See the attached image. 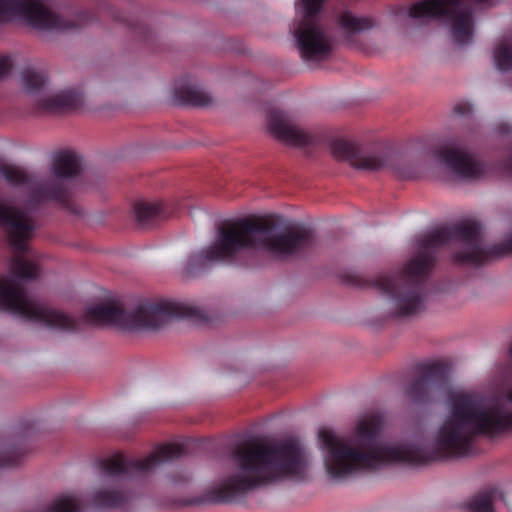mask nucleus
Instances as JSON below:
<instances>
[{"label":"nucleus","mask_w":512,"mask_h":512,"mask_svg":"<svg viewBox=\"0 0 512 512\" xmlns=\"http://www.w3.org/2000/svg\"><path fill=\"white\" fill-rule=\"evenodd\" d=\"M189 480V477L187 475H181L179 478L172 477V482L175 484H180L187 482Z\"/></svg>","instance_id":"393cba45"},{"label":"nucleus","mask_w":512,"mask_h":512,"mask_svg":"<svg viewBox=\"0 0 512 512\" xmlns=\"http://www.w3.org/2000/svg\"><path fill=\"white\" fill-rule=\"evenodd\" d=\"M231 458L236 471L210 491V499L229 503L280 477H297L305 469V452L295 439L269 445L253 440L235 447Z\"/></svg>","instance_id":"39448f33"},{"label":"nucleus","mask_w":512,"mask_h":512,"mask_svg":"<svg viewBox=\"0 0 512 512\" xmlns=\"http://www.w3.org/2000/svg\"><path fill=\"white\" fill-rule=\"evenodd\" d=\"M324 0H302L303 15L293 35L300 56L304 60H316L332 52V38L319 19Z\"/></svg>","instance_id":"1a4fd4ad"},{"label":"nucleus","mask_w":512,"mask_h":512,"mask_svg":"<svg viewBox=\"0 0 512 512\" xmlns=\"http://www.w3.org/2000/svg\"><path fill=\"white\" fill-rule=\"evenodd\" d=\"M0 302L10 312L24 319L68 332H76L81 324H108L123 329H158L173 319L205 320L202 310L179 302L144 301L133 311H126L117 302L86 308L83 318H73L64 312L32 300L25 289L13 280L0 279Z\"/></svg>","instance_id":"7ed1b4c3"},{"label":"nucleus","mask_w":512,"mask_h":512,"mask_svg":"<svg viewBox=\"0 0 512 512\" xmlns=\"http://www.w3.org/2000/svg\"><path fill=\"white\" fill-rule=\"evenodd\" d=\"M188 445L163 444L144 459H133L123 454H115L99 462L104 474L101 485L90 494L93 506L99 509L125 508L135 494L130 487V477L145 474L157 465L177 459L187 453Z\"/></svg>","instance_id":"423d86ee"},{"label":"nucleus","mask_w":512,"mask_h":512,"mask_svg":"<svg viewBox=\"0 0 512 512\" xmlns=\"http://www.w3.org/2000/svg\"><path fill=\"white\" fill-rule=\"evenodd\" d=\"M12 68V61L8 56H0V79L6 77Z\"/></svg>","instance_id":"b1692460"},{"label":"nucleus","mask_w":512,"mask_h":512,"mask_svg":"<svg viewBox=\"0 0 512 512\" xmlns=\"http://www.w3.org/2000/svg\"><path fill=\"white\" fill-rule=\"evenodd\" d=\"M447 368L435 362L417 368V376L407 387V395L417 404L428 403L446 383Z\"/></svg>","instance_id":"f8f14e48"},{"label":"nucleus","mask_w":512,"mask_h":512,"mask_svg":"<svg viewBox=\"0 0 512 512\" xmlns=\"http://www.w3.org/2000/svg\"><path fill=\"white\" fill-rule=\"evenodd\" d=\"M383 417H361L350 437L329 429L319 431L324 465L330 478L343 481L387 464L421 466L434 461L465 458L474 453L477 437L494 438L512 430V386L492 401L467 392L449 396V413L438 429L433 447L420 441L384 443Z\"/></svg>","instance_id":"f257e3e1"},{"label":"nucleus","mask_w":512,"mask_h":512,"mask_svg":"<svg viewBox=\"0 0 512 512\" xmlns=\"http://www.w3.org/2000/svg\"><path fill=\"white\" fill-rule=\"evenodd\" d=\"M82 95L75 90H65L39 99V107L47 112L57 113L78 108Z\"/></svg>","instance_id":"4468645a"},{"label":"nucleus","mask_w":512,"mask_h":512,"mask_svg":"<svg viewBox=\"0 0 512 512\" xmlns=\"http://www.w3.org/2000/svg\"><path fill=\"white\" fill-rule=\"evenodd\" d=\"M494 61L498 70L508 71L512 68V39L504 38L494 50Z\"/></svg>","instance_id":"aec40b11"},{"label":"nucleus","mask_w":512,"mask_h":512,"mask_svg":"<svg viewBox=\"0 0 512 512\" xmlns=\"http://www.w3.org/2000/svg\"><path fill=\"white\" fill-rule=\"evenodd\" d=\"M174 97L178 104L194 107H205L212 102L210 95L205 90L193 85L175 88Z\"/></svg>","instance_id":"dca6fc26"},{"label":"nucleus","mask_w":512,"mask_h":512,"mask_svg":"<svg viewBox=\"0 0 512 512\" xmlns=\"http://www.w3.org/2000/svg\"><path fill=\"white\" fill-rule=\"evenodd\" d=\"M135 221L142 228L150 227L166 218L164 206L160 202L138 201L133 206Z\"/></svg>","instance_id":"2eb2a0df"},{"label":"nucleus","mask_w":512,"mask_h":512,"mask_svg":"<svg viewBox=\"0 0 512 512\" xmlns=\"http://www.w3.org/2000/svg\"><path fill=\"white\" fill-rule=\"evenodd\" d=\"M14 18L24 20L30 27L41 31H65L75 27L37 0H0V23Z\"/></svg>","instance_id":"9d476101"},{"label":"nucleus","mask_w":512,"mask_h":512,"mask_svg":"<svg viewBox=\"0 0 512 512\" xmlns=\"http://www.w3.org/2000/svg\"><path fill=\"white\" fill-rule=\"evenodd\" d=\"M83 168L82 157L69 150L60 151L53 159L52 171L54 178L47 179L35 184L32 176L25 170L13 165H1L0 173L11 185L31 186L26 206L36 209L45 201H53L62 208L79 213V210L72 199V191L67 185V180L77 177Z\"/></svg>","instance_id":"0eeeda50"},{"label":"nucleus","mask_w":512,"mask_h":512,"mask_svg":"<svg viewBox=\"0 0 512 512\" xmlns=\"http://www.w3.org/2000/svg\"><path fill=\"white\" fill-rule=\"evenodd\" d=\"M30 427H26L19 439H9L0 442V467L13 466L19 463L25 451L21 447V441L28 434Z\"/></svg>","instance_id":"f3484780"},{"label":"nucleus","mask_w":512,"mask_h":512,"mask_svg":"<svg viewBox=\"0 0 512 512\" xmlns=\"http://www.w3.org/2000/svg\"><path fill=\"white\" fill-rule=\"evenodd\" d=\"M270 132L275 138L295 146L312 143L313 136L294 125L289 116L281 110H271L267 118Z\"/></svg>","instance_id":"ddd939ff"},{"label":"nucleus","mask_w":512,"mask_h":512,"mask_svg":"<svg viewBox=\"0 0 512 512\" xmlns=\"http://www.w3.org/2000/svg\"><path fill=\"white\" fill-rule=\"evenodd\" d=\"M460 241L463 251L453 253L457 264L479 266L486 260L512 253V236L501 244L486 248L482 226L476 221H462L435 229L418 240V251L401 271L376 277L373 285L393 302L397 317H411L425 308L430 290L429 277L437 263L440 248Z\"/></svg>","instance_id":"f03ea898"},{"label":"nucleus","mask_w":512,"mask_h":512,"mask_svg":"<svg viewBox=\"0 0 512 512\" xmlns=\"http://www.w3.org/2000/svg\"><path fill=\"white\" fill-rule=\"evenodd\" d=\"M22 80L26 91L32 94L40 92L46 83L44 74L32 69L23 71Z\"/></svg>","instance_id":"4be33fe9"},{"label":"nucleus","mask_w":512,"mask_h":512,"mask_svg":"<svg viewBox=\"0 0 512 512\" xmlns=\"http://www.w3.org/2000/svg\"><path fill=\"white\" fill-rule=\"evenodd\" d=\"M508 167L512 170V155L508 159Z\"/></svg>","instance_id":"bb28decb"},{"label":"nucleus","mask_w":512,"mask_h":512,"mask_svg":"<svg viewBox=\"0 0 512 512\" xmlns=\"http://www.w3.org/2000/svg\"><path fill=\"white\" fill-rule=\"evenodd\" d=\"M331 152L339 160L347 161L352 167L365 171L389 168L400 179L417 177L413 163L402 157H391L384 152L367 151L355 142L338 139L331 143Z\"/></svg>","instance_id":"6e6552de"},{"label":"nucleus","mask_w":512,"mask_h":512,"mask_svg":"<svg viewBox=\"0 0 512 512\" xmlns=\"http://www.w3.org/2000/svg\"><path fill=\"white\" fill-rule=\"evenodd\" d=\"M433 155L436 160L460 178H478L484 172L483 165L468 152L458 139H450L435 148Z\"/></svg>","instance_id":"9b49d317"},{"label":"nucleus","mask_w":512,"mask_h":512,"mask_svg":"<svg viewBox=\"0 0 512 512\" xmlns=\"http://www.w3.org/2000/svg\"><path fill=\"white\" fill-rule=\"evenodd\" d=\"M504 499L503 492L497 488H487L475 494L467 503L469 512H495L493 504Z\"/></svg>","instance_id":"a211bd4d"},{"label":"nucleus","mask_w":512,"mask_h":512,"mask_svg":"<svg viewBox=\"0 0 512 512\" xmlns=\"http://www.w3.org/2000/svg\"><path fill=\"white\" fill-rule=\"evenodd\" d=\"M315 244L312 229L305 226L280 228L278 216H252L223 222L215 241L189 255L184 274L197 277L216 264L237 265L249 250H263L279 260L308 252Z\"/></svg>","instance_id":"20e7f679"},{"label":"nucleus","mask_w":512,"mask_h":512,"mask_svg":"<svg viewBox=\"0 0 512 512\" xmlns=\"http://www.w3.org/2000/svg\"><path fill=\"white\" fill-rule=\"evenodd\" d=\"M82 504L74 495H61L44 512H79Z\"/></svg>","instance_id":"412c9836"},{"label":"nucleus","mask_w":512,"mask_h":512,"mask_svg":"<svg viewBox=\"0 0 512 512\" xmlns=\"http://www.w3.org/2000/svg\"><path fill=\"white\" fill-rule=\"evenodd\" d=\"M406 12V8L404 6H397L393 10L394 15L400 16Z\"/></svg>","instance_id":"a878e982"},{"label":"nucleus","mask_w":512,"mask_h":512,"mask_svg":"<svg viewBox=\"0 0 512 512\" xmlns=\"http://www.w3.org/2000/svg\"><path fill=\"white\" fill-rule=\"evenodd\" d=\"M337 23L345 31L347 37L367 31L375 24L373 19L368 17H356L349 11L341 13Z\"/></svg>","instance_id":"6ab92c4d"},{"label":"nucleus","mask_w":512,"mask_h":512,"mask_svg":"<svg viewBox=\"0 0 512 512\" xmlns=\"http://www.w3.org/2000/svg\"><path fill=\"white\" fill-rule=\"evenodd\" d=\"M472 105L468 102H459L455 105L453 112L459 116H468L472 113Z\"/></svg>","instance_id":"5701e85b"}]
</instances>
